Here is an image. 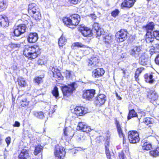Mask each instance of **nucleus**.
<instances>
[{"label": "nucleus", "mask_w": 159, "mask_h": 159, "mask_svg": "<svg viewBox=\"0 0 159 159\" xmlns=\"http://www.w3.org/2000/svg\"><path fill=\"white\" fill-rule=\"evenodd\" d=\"M152 148V145L151 143L148 142H147L143 143L142 148L143 150L148 151L150 150Z\"/></svg>", "instance_id": "35"}, {"label": "nucleus", "mask_w": 159, "mask_h": 159, "mask_svg": "<svg viewBox=\"0 0 159 159\" xmlns=\"http://www.w3.org/2000/svg\"><path fill=\"white\" fill-rule=\"evenodd\" d=\"M75 113L77 116H81L86 113L84 108L81 106L76 107L75 109Z\"/></svg>", "instance_id": "18"}, {"label": "nucleus", "mask_w": 159, "mask_h": 159, "mask_svg": "<svg viewBox=\"0 0 159 159\" xmlns=\"http://www.w3.org/2000/svg\"><path fill=\"white\" fill-rule=\"evenodd\" d=\"M29 154L28 151L25 149H23L21 151L19 156V159H28Z\"/></svg>", "instance_id": "24"}, {"label": "nucleus", "mask_w": 159, "mask_h": 159, "mask_svg": "<svg viewBox=\"0 0 159 159\" xmlns=\"http://www.w3.org/2000/svg\"><path fill=\"white\" fill-rule=\"evenodd\" d=\"M20 125V123L17 121H16L13 126L15 127H19Z\"/></svg>", "instance_id": "55"}, {"label": "nucleus", "mask_w": 159, "mask_h": 159, "mask_svg": "<svg viewBox=\"0 0 159 159\" xmlns=\"http://www.w3.org/2000/svg\"><path fill=\"white\" fill-rule=\"evenodd\" d=\"M112 36L111 35H108L104 37L103 40L106 44L109 45L112 42Z\"/></svg>", "instance_id": "29"}, {"label": "nucleus", "mask_w": 159, "mask_h": 159, "mask_svg": "<svg viewBox=\"0 0 159 159\" xmlns=\"http://www.w3.org/2000/svg\"><path fill=\"white\" fill-rule=\"evenodd\" d=\"M142 70L141 68H139L137 69V70L136 71V72L137 73H138V74H139L141 73Z\"/></svg>", "instance_id": "58"}, {"label": "nucleus", "mask_w": 159, "mask_h": 159, "mask_svg": "<svg viewBox=\"0 0 159 159\" xmlns=\"http://www.w3.org/2000/svg\"><path fill=\"white\" fill-rule=\"evenodd\" d=\"M141 52V47L140 46H135L131 49L129 52L130 55L135 58L139 56Z\"/></svg>", "instance_id": "10"}, {"label": "nucleus", "mask_w": 159, "mask_h": 159, "mask_svg": "<svg viewBox=\"0 0 159 159\" xmlns=\"http://www.w3.org/2000/svg\"><path fill=\"white\" fill-rule=\"evenodd\" d=\"M101 29L98 24L97 23H94L93 25V28L91 30L93 33L97 30H98L99 29Z\"/></svg>", "instance_id": "39"}, {"label": "nucleus", "mask_w": 159, "mask_h": 159, "mask_svg": "<svg viewBox=\"0 0 159 159\" xmlns=\"http://www.w3.org/2000/svg\"><path fill=\"white\" fill-rule=\"evenodd\" d=\"M40 53V49L37 45L25 46L23 51L24 55L29 59H34Z\"/></svg>", "instance_id": "1"}, {"label": "nucleus", "mask_w": 159, "mask_h": 159, "mask_svg": "<svg viewBox=\"0 0 159 159\" xmlns=\"http://www.w3.org/2000/svg\"><path fill=\"white\" fill-rule=\"evenodd\" d=\"M101 29H99L98 30H97L93 32V34L97 35L98 36H100L101 35Z\"/></svg>", "instance_id": "49"}, {"label": "nucleus", "mask_w": 159, "mask_h": 159, "mask_svg": "<svg viewBox=\"0 0 159 159\" xmlns=\"http://www.w3.org/2000/svg\"><path fill=\"white\" fill-rule=\"evenodd\" d=\"M9 25L7 17H4L0 15V26L3 27H7Z\"/></svg>", "instance_id": "19"}, {"label": "nucleus", "mask_w": 159, "mask_h": 159, "mask_svg": "<svg viewBox=\"0 0 159 159\" xmlns=\"http://www.w3.org/2000/svg\"><path fill=\"white\" fill-rule=\"evenodd\" d=\"M80 21V16L76 14L73 15L69 17H65L63 19L64 24L71 28H74V27L77 25Z\"/></svg>", "instance_id": "2"}, {"label": "nucleus", "mask_w": 159, "mask_h": 159, "mask_svg": "<svg viewBox=\"0 0 159 159\" xmlns=\"http://www.w3.org/2000/svg\"><path fill=\"white\" fill-rule=\"evenodd\" d=\"M63 131L64 135L66 139L67 138H71L74 134V130L70 127L65 128L64 129Z\"/></svg>", "instance_id": "15"}, {"label": "nucleus", "mask_w": 159, "mask_h": 159, "mask_svg": "<svg viewBox=\"0 0 159 159\" xmlns=\"http://www.w3.org/2000/svg\"><path fill=\"white\" fill-rule=\"evenodd\" d=\"M3 139V136L2 135L0 134V145L2 144V141Z\"/></svg>", "instance_id": "61"}, {"label": "nucleus", "mask_w": 159, "mask_h": 159, "mask_svg": "<svg viewBox=\"0 0 159 159\" xmlns=\"http://www.w3.org/2000/svg\"><path fill=\"white\" fill-rule=\"evenodd\" d=\"M66 76L67 79L70 78L71 75V72L70 71L66 70L65 72Z\"/></svg>", "instance_id": "50"}, {"label": "nucleus", "mask_w": 159, "mask_h": 159, "mask_svg": "<svg viewBox=\"0 0 159 159\" xmlns=\"http://www.w3.org/2000/svg\"><path fill=\"white\" fill-rule=\"evenodd\" d=\"M119 13V11L118 9H116L111 12V15L113 17H115L118 16Z\"/></svg>", "instance_id": "45"}, {"label": "nucleus", "mask_w": 159, "mask_h": 159, "mask_svg": "<svg viewBox=\"0 0 159 159\" xmlns=\"http://www.w3.org/2000/svg\"><path fill=\"white\" fill-rule=\"evenodd\" d=\"M11 47L12 48L15 47H16V44H12L11 45Z\"/></svg>", "instance_id": "64"}, {"label": "nucleus", "mask_w": 159, "mask_h": 159, "mask_svg": "<svg viewBox=\"0 0 159 159\" xmlns=\"http://www.w3.org/2000/svg\"><path fill=\"white\" fill-rule=\"evenodd\" d=\"M75 83L73 82L70 84L64 85L61 87V89L63 95L69 96L75 90Z\"/></svg>", "instance_id": "5"}, {"label": "nucleus", "mask_w": 159, "mask_h": 159, "mask_svg": "<svg viewBox=\"0 0 159 159\" xmlns=\"http://www.w3.org/2000/svg\"><path fill=\"white\" fill-rule=\"evenodd\" d=\"M81 134H82V133H79L78 132H76L75 133H74L73 136L77 141H80L81 140L82 138H83L82 135Z\"/></svg>", "instance_id": "38"}, {"label": "nucleus", "mask_w": 159, "mask_h": 159, "mask_svg": "<svg viewBox=\"0 0 159 159\" xmlns=\"http://www.w3.org/2000/svg\"><path fill=\"white\" fill-rule=\"evenodd\" d=\"M33 115L38 118L43 119L44 117V115L42 111H34Z\"/></svg>", "instance_id": "34"}, {"label": "nucleus", "mask_w": 159, "mask_h": 159, "mask_svg": "<svg viewBox=\"0 0 159 159\" xmlns=\"http://www.w3.org/2000/svg\"><path fill=\"white\" fill-rule=\"evenodd\" d=\"M49 69L53 74V77L58 80H63V76L61 75L60 71L56 67L51 66Z\"/></svg>", "instance_id": "9"}, {"label": "nucleus", "mask_w": 159, "mask_h": 159, "mask_svg": "<svg viewBox=\"0 0 159 159\" xmlns=\"http://www.w3.org/2000/svg\"><path fill=\"white\" fill-rule=\"evenodd\" d=\"M151 34V32L149 31L147 32L146 37V40L147 43H153V44L155 43L156 40L154 39V38L152 37Z\"/></svg>", "instance_id": "22"}, {"label": "nucleus", "mask_w": 159, "mask_h": 159, "mask_svg": "<svg viewBox=\"0 0 159 159\" xmlns=\"http://www.w3.org/2000/svg\"><path fill=\"white\" fill-rule=\"evenodd\" d=\"M52 93L55 97L57 98L59 95L58 89L55 86L54 87L52 91Z\"/></svg>", "instance_id": "40"}, {"label": "nucleus", "mask_w": 159, "mask_h": 159, "mask_svg": "<svg viewBox=\"0 0 159 159\" xmlns=\"http://www.w3.org/2000/svg\"><path fill=\"white\" fill-rule=\"evenodd\" d=\"M136 0H125L121 4L122 7L130 8L133 6Z\"/></svg>", "instance_id": "17"}, {"label": "nucleus", "mask_w": 159, "mask_h": 159, "mask_svg": "<svg viewBox=\"0 0 159 159\" xmlns=\"http://www.w3.org/2000/svg\"><path fill=\"white\" fill-rule=\"evenodd\" d=\"M42 78L41 77L37 76L34 78V81L35 83L39 84L42 81Z\"/></svg>", "instance_id": "46"}, {"label": "nucleus", "mask_w": 159, "mask_h": 159, "mask_svg": "<svg viewBox=\"0 0 159 159\" xmlns=\"http://www.w3.org/2000/svg\"><path fill=\"white\" fill-rule=\"evenodd\" d=\"M66 152L65 149L62 146L59 145L56 146L54 154L58 158L63 159L65 157Z\"/></svg>", "instance_id": "6"}, {"label": "nucleus", "mask_w": 159, "mask_h": 159, "mask_svg": "<svg viewBox=\"0 0 159 159\" xmlns=\"http://www.w3.org/2000/svg\"><path fill=\"white\" fill-rule=\"evenodd\" d=\"M90 16L92 19L93 20H94L96 19V16H95V15L94 14H91L90 15Z\"/></svg>", "instance_id": "59"}, {"label": "nucleus", "mask_w": 159, "mask_h": 159, "mask_svg": "<svg viewBox=\"0 0 159 159\" xmlns=\"http://www.w3.org/2000/svg\"><path fill=\"white\" fill-rule=\"evenodd\" d=\"M115 124L116 125L117 131L118 133L119 136L120 138H123V141H124V134L123 133L120 125L119 123V122L117 120H116Z\"/></svg>", "instance_id": "23"}, {"label": "nucleus", "mask_w": 159, "mask_h": 159, "mask_svg": "<svg viewBox=\"0 0 159 159\" xmlns=\"http://www.w3.org/2000/svg\"><path fill=\"white\" fill-rule=\"evenodd\" d=\"M137 116V113L135 112L134 109H132L129 111L128 116V119L129 120L132 117Z\"/></svg>", "instance_id": "33"}, {"label": "nucleus", "mask_w": 159, "mask_h": 159, "mask_svg": "<svg viewBox=\"0 0 159 159\" xmlns=\"http://www.w3.org/2000/svg\"><path fill=\"white\" fill-rule=\"evenodd\" d=\"M150 155L153 157H156L159 156V147L150 151Z\"/></svg>", "instance_id": "26"}, {"label": "nucleus", "mask_w": 159, "mask_h": 159, "mask_svg": "<svg viewBox=\"0 0 159 159\" xmlns=\"http://www.w3.org/2000/svg\"><path fill=\"white\" fill-rule=\"evenodd\" d=\"M128 139L130 143H135L139 141L138 133L136 131H130L128 133Z\"/></svg>", "instance_id": "7"}, {"label": "nucleus", "mask_w": 159, "mask_h": 159, "mask_svg": "<svg viewBox=\"0 0 159 159\" xmlns=\"http://www.w3.org/2000/svg\"><path fill=\"white\" fill-rule=\"evenodd\" d=\"M76 129L77 130H81L86 132H88L91 131L90 127L84 122L79 123Z\"/></svg>", "instance_id": "11"}, {"label": "nucleus", "mask_w": 159, "mask_h": 159, "mask_svg": "<svg viewBox=\"0 0 159 159\" xmlns=\"http://www.w3.org/2000/svg\"><path fill=\"white\" fill-rule=\"evenodd\" d=\"M95 93V90L93 89L86 90L84 92L83 94V98L87 100H89L92 99Z\"/></svg>", "instance_id": "13"}, {"label": "nucleus", "mask_w": 159, "mask_h": 159, "mask_svg": "<svg viewBox=\"0 0 159 159\" xmlns=\"http://www.w3.org/2000/svg\"><path fill=\"white\" fill-rule=\"evenodd\" d=\"M100 60L98 57L95 56H93L88 61V65L91 68L97 66Z\"/></svg>", "instance_id": "8"}, {"label": "nucleus", "mask_w": 159, "mask_h": 159, "mask_svg": "<svg viewBox=\"0 0 159 159\" xmlns=\"http://www.w3.org/2000/svg\"><path fill=\"white\" fill-rule=\"evenodd\" d=\"M16 27L18 30L21 31L22 33H24L25 32L26 25H25L21 24L16 26Z\"/></svg>", "instance_id": "37"}, {"label": "nucleus", "mask_w": 159, "mask_h": 159, "mask_svg": "<svg viewBox=\"0 0 159 159\" xmlns=\"http://www.w3.org/2000/svg\"><path fill=\"white\" fill-rule=\"evenodd\" d=\"M28 12L33 18L36 20H39L41 18V14L39 9L34 3L29 5L28 8Z\"/></svg>", "instance_id": "3"}, {"label": "nucleus", "mask_w": 159, "mask_h": 159, "mask_svg": "<svg viewBox=\"0 0 159 159\" xmlns=\"http://www.w3.org/2000/svg\"><path fill=\"white\" fill-rule=\"evenodd\" d=\"M66 39L65 37L62 35L59 39L58 41V44L59 46L60 47H62L66 43Z\"/></svg>", "instance_id": "32"}, {"label": "nucleus", "mask_w": 159, "mask_h": 159, "mask_svg": "<svg viewBox=\"0 0 159 159\" xmlns=\"http://www.w3.org/2000/svg\"><path fill=\"white\" fill-rule=\"evenodd\" d=\"M71 3L76 4H77L78 2H80L81 0H68Z\"/></svg>", "instance_id": "52"}, {"label": "nucleus", "mask_w": 159, "mask_h": 159, "mask_svg": "<svg viewBox=\"0 0 159 159\" xmlns=\"http://www.w3.org/2000/svg\"><path fill=\"white\" fill-rule=\"evenodd\" d=\"M148 96L152 101H154L158 98V95L155 90H150L148 93Z\"/></svg>", "instance_id": "20"}, {"label": "nucleus", "mask_w": 159, "mask_h": 159, "mask_svg": "<svg viewBox=\"0 0 159 159\" xmlns=\"http://www.w3.org/2000/svg\"><path fill=\"white\" fill-rule=\"evenodd\" d=\"M128 33L125 29H121L116 34V40L118 42H122L127 39Z\"/></svg>", "instance_id": "4"}, {"label": "nucleus", "mask_w": 159, "mask_h": 159, "mask_svg": "<svg viewBox=\"0 0 159 159\" xmlns=\"http://www.w3.org/2000/svg\"><path fill=\"white\" fill-rule=\"evenodd\" d=\"M138 113L141 116H144L146 114L145 112L141 110H139Z\"/></svg>", "instance_id": "51"}, {"label": "nucleus", "mask_w": 159, "mask_h": 159, "mask_svg": "<svg viewBox=\"0 0 159 159\" xmlns=\"http://www.w3.org/2000/svg\"><path fill=\"white\" fill-rule=\"evenodd\" d=\"M21 101L22 102L24 103V104L26 106L28 105V102L27 101V100L25 98L22 100Z\"/></svg>", "instance_id": "56"}, {"label": "nucleus", "mask_w": 159, "mask_h": 159, "mask_svg": "<svg viewBox=\"0 0 159 159\" xmlns=\"http://www.w3.org/2000/svg\"><path fill=\"white\" fill-rule=\"evenodd\" d=\"M119 157L120 158V159H124V156L123 153L122 152H121V153H120L119 154Z\"/></svg>", "instance_id": "57"}, {"label": "nucleus", "mask_w": 159, "mask_h": 159, "mask_svg": "<svg viewBox=\"0 0 159 159\" xmlns=\"http://www.w3.org/2000/svg\"><path fill=\"white\" fill-rule=\"evenodd\" d=\"M7 144V146H8L9 144L11 143V138L9 137H7L5 140Z\"/></svg>", "instance_id": "54"}, {"label": "nucleus", "mask_w": 159, "mask_h": 159, "mask_svg": "<svg viewBox=\"0 0 159 159\" xmlns=\"http://www.w3.org/2000/svg\"><path fill=\"white\" fill-rule=\"evenodd\" d=\"M105 150L107 158L108 159H110L111 157L110 152L109 151L108 148L107 147V146H106Z\"/></svg>", "instance_id": "47"}, {"label": "nucleus", "mask_w": 159, "mask_h": 159, "mask_svg": "<svg viewBox=\"0 0 159 159\" xmlns=\"http://www.w3.org/2000/svg\"><path fill=\"white\" fill-rule=\"evenodd\" d=\"M38 36L36 33H30L27 37V40L29 43H34L38 40Z\"/></svg>", "instance_id": "16"}, {"label": "nucleus", "mask_w": 159, "mask_h": 159, "mask_svg": "<svg viewBox=\"0 0 159 159\" xmlns=\"http://www.w3.org/2000/svg\"><path fill=\"white\" fill-rule=\"evenodd\" d=\"M18 84L22 87H25L27 86V83L24 78L20 77L18 79Z\"/></svg>", "instance_id": "30"}, {"label": "nucleus", "mask_w": 159, "mask_h": 159, "mask_svg": "<svg viewBox=\"0 0 159 159\" xmlns=\"http://www.w3.org/2000/svg\"><path fill=\"white\" fill-rule=\"evenodd\" d=\"M116 96L117 98V99L118 100H121L122 99V98L119 95H118V93H116Z\"/></svg>", "instance_id": "60"}, {"label": "nucleus", "mask_w": 159, "mask_h": 159, "mask_svg": "<svg viewBox=\"0 0 159 159\" xmlns=\"http://www.w3.org/2000/svg\"><path fill=\"white\" fill-rule=\"evenodd\" d=\"M153 34L156 40H159V30L154 31L153 32Z\"/></svg>", "instance_id": "43"}, {"label": "nucleus", "mask_w": 159, "mask_h": 159, "mask_svg": "<svg viewBox=\"0 0 159 159\" xmlns=\"http://www.w3.org/2000/svg\"><path fill=\"white\" fill-rule=\"evenodd\" d=\"M139 63L142 65H147L148 62V59L143 56H141L139 60Z\"/></svg>", "instance_id": "27"}, {"label": "nucleus", "mask_w": 159, "mask_h": 159, "mask_svg": "<svg viewBox=\"0 0 159 159\" xmlns=\"http://www.w3.org/2000/svg\"><path fill=\"white\" fill-rule=\"evenodd\" d=\"M6 7V4L4 0L0 1V9L4 10Z\"/></svg>", "instance_id": "44"}, {"label": "nucleus", "mask_w": 159, "mask_h": 159, "mask_svg": "<svg viewBox=\"0 0 159 159\" xmlns=\"http://www.w3.org/2000/svg\"><path fill=\"white\" fill-rule=\"evenodd\" d=\"M22 32L20 31L16 27H14V34L16 36H19L23 33Z\"/></svg>", "instance_id": "41"}, {"label": "nucleus", "mask_w": 159, "mask_h": 159, "mask_svg": "<svg viewBox=\"0 0 159 159\" xmlns=\"http://www.w3.org/2000/svg\"><path fill=\"white\" fill-rule=\"evenodd\" d=\"M154 27V24L152 22H149L148 24L145 26L146 30L147 31V32H149V30H153Z\"/></svg>", "instance_id": "36"}, {"label": "nucleus", "mask_w": 159, "mask_h": 159, "mask_svg": "<svg viewBox=\"0 0 159 159\" xmlns=\"http://www.w3.org/2000/svg\"><path fill=\"white\" fill-rule=\"evenodd\" d=\"M145 79V81L146 82L149 83L150 84H152L155 81L154 79L153 78V76L152 75L148 74L145 75L144 76Z\"/></svg>", "instance_id": "25"}, {"label": "nucleus", "mask_w": 159, "mask_h": 159, "mask_svg": "<svg viewBox=\"0 0 159 159\" xmlns=\"http://www.w3.org/2000/svg\"><path fill=\"white\" fill-rule=\"evenodd\" d=\"M109 143L108 141H106L105 143V148H106V146H107V147L108 148Z\"/></svg>", "instance_id": "62"}, {"label": "nucleus", "mask_w": 159, "mask_h": 159, "mask_svg": "<svg viewBox=\"0 0 159 159\" xmlns=\"http://www.w3.org/2000/svg\"><path fill=\"white\" fill-rule=\"evenodd\" d=\"M104 73L105 71L103 69L98 68L93 70L92 76L94 78H98L102 76Z\"/></svg>", "instance_id": "14"}, {"label": "nucleus", "mask_w": 159, "mask_h": 159, "mask_svg": "<svg viewBox=\"0 0 159 159\" xmlns=\"http://www.w3.org/2000/svg\"><path fill=\"white\" fill-rule=\"evenodd\" d=\"M43 147L40 144H38L35 147L34 152V154L37 155L38 154L42 152L43 150Z\"/></svg>", "instance_id": "28"}, {"label": "nucleus", "mask_w": 159, "mask_h": 159, "mask_svg": "<svg viewBox=\"0 0 159 159\" xmlns=\"http://www.w3.org/2000/svg\"><path fill=\"white\" fill-rule=\"evenodd\" d=\"M155 62L159 66V54L156 56L155 59Z\"/></svg>", "instance_id": "53"}, {"label": "nucleus", "mask_w": 159, "mask_h": 159, "mask_svg": "<svg viewBox=\"0 0 159 159\" xmlns=\"http://www.w3.org/2000/svg\"><path fill=\"white\" fill-rule=\"evenodd\" d=\"M96 100L97 102H98L99 105L103 104L106 100V96L104 94H100L96 98Z\"/></svg>", "instance_id": "21"}, {"label": "nucleus", "mask_w": 159, "mask_h": 159, "mask_svg": "<svg viewBox=\"0 0 159 159\" xmlns=\"http://www.w3.org/2000/svg\"><path fill=\"white\" fill-rule=\"evenodd\" d=\"M75 47L78 48H88V47H86V46L82 44L81 43L79 42L75 43L72 44V47L73 49H75Z\"/></svg>", "instance_id": "31"}, {"label": "nucleus", "mask_w": 159, "mask_h": 159, "mask_svg": "<svg viewBox=\"0 0 159 159\" xmlns=\"http://www.w3.org/2000/svg\"><path fill=\"white\" fill-rule=\"evenodd\" d=\"M154 49L153 52L155 53L156 52H159V43H155L154 46Z\"/></svg>", "instance_id": "48"}, {"label": "nucleus", "mask_w": 159, "mask_h": 159, "mask_svg": "<svg viewBox=\"0 0 159 159\" xmlns=\"http://www.w3.org/2000/svg\"><path fill=\"white\" fill-rule=\"evenodd\" d=\"M144 123L147 125L150 124H152L153 122V120L150 118H146L144 119Z\"/></svg>", "instance_id": "42"}, {"label": "nucleus", "mask_w": 159, "mask_h": 159, "mask_svg": "<svg viewBox=\"0 0 159 159\" xmlns=\"http://www.w3.org/2000/svg\"><path fill=\"white\" fill-rule=\"evenodd\" d=\"M139 75V74H138V73H137L136 72H135V77L136 79H137L138 78Z\"/></svg>", "instance_id": "63"}, {"label": "nucleus", "mask_w": 159, "mask_h": 159, "mask_svg": "<svg viewBox=\"0 0 159 159\" xmlns=\"http://www.w3.org/2000/svg\"><path fill=\"white\" fill-rule=\"evenodd\" d=\"M79 31L84 36H91L93 33L89 28L84 26H81L79 29Z\"/></svg>", "instance_id": "12"}]
</instances>
